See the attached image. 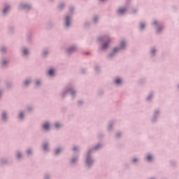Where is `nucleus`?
Here are the masks:
<instances>
[{"label":"nucleus","instance_id":"nucleus-1","mask_svg":"<svg viewBox=\"0 0 179 179\" xmlns=\"http://www.w3.org/2000/svg\"><path fill=\"white\" fill-rule=\"evenodd\" d=\"M100 148H103L101 143L97 144L94 148L90 149L85 158V164L88 169H90L94 164V159L92 156V150H99Z\"/></svg>","mask_w":179,"mask_h":179},{"label":"nucleus","instance_id":"nucleus-2","mask_svg":"<svg viewBox=\"0 0 179 179\" xmlns=\"http://www.w3.org/2000/svg\"><path fill=\"white\" fill-rule=\"evenodd\" d=\"M96 41L98 43H103L100 50L101 51H106L110 47V43H111V38L108 35H103L97 38Z\"/></svg>","mask_w":179,"mask_h":179},{"label":"nucleus","instance_id":"nucleus-3","mask_svg":"<svg viewBox=\"0 0 179 179\" xmlns=\"http://www.w3.org/2000/svg\"><path fill=\"white\" fill-rule=\"evenodd\" d=\"M125 47H127V42L125 41H122L118 47L114 48L113 51L109 53L108 56L109 59H113V58L117 55V52H120V51L125 50Z\"/></svg>","mask_w":179,"mask_h":179},{"label":"nucleus","instance_id":"nucleus-4","mask_svg":"<svg viewBox=\"0 0 179 179\" xmlns=\"http://www.w3.org/2000/svg\"><path fill=\"white\" fill-rule=\"evenodd\" d=\"M68 94H71L72 96V99H75L76 97V90L72 89V88H69L62 93V97L64 99V97H66Z\"/></svg>","mask_w":179,"mask_h":179},{"label":"nucleus","instance_id":"nucleus-5","mask_svg":"<svg viewBox=\"0 0 179 179\" xmlns=\"http://www.w3.org/2000/svg\"><path fill=\"white\" fill-rule=\"evenodd\" d=\"M78 50V47L76 45H73L72 46H70L66 49V51L69 55H71V54H73L75 51Z\"/></svg>","mask_w":179,"mask_h":179},{"label":"nucleus","instance_id":"nucleus-6","mask_svg":"<svg viewBox=\"0 0 179 179\" xmlns=\"http://www.w3.org/2000/svg\"><path fill=\"white\" fill-rule=\"evenodd\" d=\"M159 114H160V110H159V109L155 110L152 115V122H156V121H157V118H159Z\"/></svg>","mask_w":179,"mask_h":179},{"label":"nucleus","instance_id":"nucleus-7","mask_svg":"<svg viewBox=\"0 0 179 179\" xmlns=\"http://www.w3.org/2000/svg\"><path fill=\"white\" fill-rule=\"evenodd\" d=\"M21 8H22V9H23V10L29 11L31 9V4H30L29 3H24L21 5Z\"/></svg>","mask_w":179,"mask_h":179},{"label":"nucleus","instance_id":"nucleus-8","mask_svg":"<svg viewBox=\"0 0 179 179\" xmlns=\"http://www.w3.org/2000/svg\"><path fill=\"white\" fill-rule=\"evenodd\" d=\"M1 120L3 122H8V112L7 111H3L1 114Z\"/></svg>","mask_w":179,"mask_h":179},{"label":"nucleus","instance_id":"nucleus-9","mask_svg":"<svg viewBox=\"0 0 179 179\" xmlns=\"http://www.w3.org/2000/svg\"><path fill=\"white\" fill-rule=\"evenodd\" d=\"M78 160H79V157L78 156H74L70 159V164L72 166H75L76 163H78Z\"/></svg>","mask_w":179,"mask_h":179},{"label":"nucleus","instance_id":"nucleus-10","mask_svg":"<svg viewBox=\"0 0 179 179\" xmlns=\"http://www.w3.org/2000/svg\"><path fill=\"white\" fill-rule=\"evenodd\" d=\"M11 8H12V6L10 5L6 4L3 10V14L8 15V12H9V10H10Z\"/></svg>","mask_w":179,"mask_h":179},{"label":"nucleus","instance_id":"nucleus-11","mask_svg":"<svg viewBox=\"0 0 179 179\" xmlns=\"http://www.w3.org/2000/svg\"><path fill=\"white\" fill-rule=\"evenodd\" d=\"M125 12H127V9L124 8H120L117 10V13L119 16H122V15H124Z\"/></svg>","mask_w":179,"mask_h":179},{"label":"nucleus","instance_id":"nucleus-12","mask_svg":"<svg viewBox=\"0 0 179 179\" xmlns=\"http://www.w3.org/2000/svg\"><path fill=\"white\" fill-rule=\"evenodd\" d=\"M65 22L66 27H71V15H66Z\"/></svg>","mask_w":179,"mask_h":179},{"label":"nucleus","instance_id":"nucleus-13","mask_svg":"<svg viewBox=\"0 0 179 179\" xmlns=\"http://www.w3.org/2000/svg\"><path fill=\"white\" fill-rule=\"evenodd\" d=\"M43 129H45V131H50V122H45V124H43Z\"/></svg>","mask_w":179,"mask_h":179},{"label":"nucleus","instance_id":"nucleus-14","mask_svg":"<svg viewBox=\"0 0 179 179\" xmlns=\"http://www.w3.org/2000/svg\"><path fill=\"white\" fill-rule=\"evenodd\" d=\"M114 124H115V122L114 120H112L109 122V124L108 126V130L109 131V132H111V131H113V127Z\"/></svg>","mask_w":179,"mask_h":179},{"label":"nucleus","instance_id":"nucleus-15","mask_svg":"<svg viewBox=\"0 0 179 179\" xmlns=\"http://www.w3.org/2000/svg\"><path fill=\"white\" fill-rule=\"evenodd\" d=\"M145 27H146V24L145 22H141L139 27L140 31H143L145 30Z\"/></svg>","mask_w":179,"mask_h":179},{"label":"nucleus","instance_id":"nucleus-16","mask_svg":"<svg viewBox=\"0 0 179 179\" xmlns=\"http://www.w3.org/2000/svg\"><path fill=\"white\" fill-rule=\"evenodd\" d=\"M163 29H164V26H163V25H159V27H157V34L162 33V31H163Z\"/></svg>","mask_w":179,"mask_h":179},{"label":"nucleus","instance_id":"nucleus-17","mask_svg":"<svg viewBox=\"0 0 179 179\" xmlns=\"http://www.w3.org/2000/svg\"><path fill=\"white\" fill-rule=\"evenodd\" d=\"M0 164L1 166H3V164H8V159L5 158L0 159Z\"/></svg>","mask_w":179,"mask_h":179},{"label":"nucleus","instance_id":"nucleus-18","mask_svg":"<svg viewBox=\"0 0 179 179\" xmlns=\"http://www.w3.org/2000/svg\"><path fill=\"white\" fill-rule=\"evenodd\" d=\"M43 149L45 152H48V142H46L43 144Z\"/></svg>","mask_w":179,"mask_h":179},{"label":"nucleus","instance_id":"nucleus-19","mask_svg":"<svg viewBox=\"0 0 179 179\" xmlns=\"http://www.w3.org/2000/svg\"><path fill=\"white\" fill-rule=\"evenodd\" d=\"M48 73L50 76H55V70H54V69H50Z\"/></svg>","mask_w":179,"mask_h":179},{"label":"nucleus","instance_id":"nucleus-20","mask_svg":"<svg viewBox=\"0 0 179 179\" xmlns=\"http://www.w3.org/2000/svg\"><path fill=\"white\" fill-rule=\"evenodd\" d=\"M0 51H1V52H2V54H6V52H7V51H8V48H6V46H2L0 48Z\"/></svg>","mask_w":179,"mask_h":179},{"label":"nucleus","instance_id":"nucleus-21","mask_svg":"<svg viewBox=\"0 0 179 179\" xmlns=\"http://www.w3.org/2000/svg\"><path fill=\"white\" fill-rule=\"evenodd\" d=\"M64 8H65V3H60L58 6V9H59L60 10H62Z\"/></svg>","mask_w":179,"mask_h":179},{"label":"nucleus","instance_id":"nucleus-22","mask_svg":"<svg viewBox=\"0 0 179 179\" xmlns=\"http://www.w3.org/2000/svg\"><path fill=\"white\" fill-rule=\"evenodd\" d=\"M115 83H116V85H122V80L121 78H117L115 80Z\"/></svg>","mask_w":179,"mask_h":179},{"label":"nucleus","instance_id":"nucleus-23","mask_svg":"<svg viewBox=\"0 0 179 179\" xmlns=\"http://www.w3.org/2000/svg\"><path fill=\"white\" fill-rule=\"evenodd\" d=\"M150 54L152 57H155V55H156V48H152L150 50Z\"/></svg>","mask_w":179,"mask_h":179},{"label":"nucleus","instance_id":"nucleus-24","mask_svg":"<svg viewBox=\"0 0 179 179\" xmlns=\"http://www.w3.org/2000/svg\"><path fill=\"white\" fill-rule=\"evenodd\" d=\"M152 99H153V92L150 93V94L148 96L146 100L148 101H149L152 100Z\"/></svg>","mask_w":179,"mask_h":179},{"label":"nucleus","instance_id":"nucleus-25","mask_svg":"<svg viewBox=\"0 0 179 179\" xmlns=\"http://www.w3.org/2000/svg\"><path fill=\"white\" fill-rule=\"evenodd\" d=\"M23 157V155H22V152H17V158L20 160L21 159H22Z\"/></svg>","mask_w":179,"mask_h":179},{"label":"nucleus","instance_id":"nucleus-26","mask_svg":"<svg viewBox=\"0 0 179 179\" xmlns=\"http://www.w3.org/2000/svg\"><path fill=\"white\" fill-rule=\"evenodd\" d=\"M146 160H148V162H152L153 160V157L152 156V155H148L146 157Z\"/></svg>","mask_w":179,"mask_h":179},{"label":"nucleus","instance_id":"nucleus-27","mask_svg":"<svg viewBox=\"0 0 179 179\" xmlns=\"http://www.w3.org/2000/svg\"><path fill=\"white\" fill-rule=\"evenodd\" d=\"M62 152V148H59L55 151V155H58L59 153H61Z\"/></svg>","mask_w":179,"mask_h":179},{"label":"nucleus","instance_id":"nucleus-28","mask_svg":"<svg viewBox=\"0 0 179 179\" xmlns=\"http://www.w3.org/2000/svg\"><path fill=\"white\" fill-rule=\"evenodd\" d=\"M1 65H3V66H6V65H8V60L4 59L1 62Z\"/></svg>","mask_w":179,"mask_h":179},{"label":"nucleus","instance_id":"nucleus-29","mask_svg":"<svg viewBox=\"0 0 179 179\" xmlns=\"http://www.w3.org/2000/svg\"><path fill=\"white\" fill-rule=\"evenodd\" d=\"M22 54L24 55H27L29 54V50H27V48H24L22 50Z\"/></svg>","mask_w":179,"mask_h":179},{"label":"nucleus","instance_id":"nucleus-30","mask_svg":"<svg viewBox=\"0 0 179 179\" xmlns=\"http://www.w3.org/2000/svg\"><path fill=\"white\" fill-rule=\"evenodd\" d=\"M101 71V69H100V66H95V72L96 73H99V72H100Z\"/></svg>","mask_w":179,"mask_h":179},{"label":"nucleus","instance_id":"nucleus-31","mask_svg":"<svg viewBox=\"0 0 179 179\" xmlns=\"http://www.w3.org/2000/svg\"><path fill=\"white\" fill-rule=\"evenodd\" d=\"M7 89H10V87H12V83L10 82H8L6 85Z\"/></svg>","mask_w":179,"mask_h":179},{"label":"nucleus","instance_id":"nucleus-32","mask_svg":"<svg viewBox=\"0 0 179 179\" xmlns=\"http://www.w3.org/2000/svg\"><path fill=\"white\" fill-rule=\"evenodd\" d=\"M24 118V112H21L20 113V120H23Z\"/></svg>","mask_w":179,"mask_h":179},{"label":"nucleus","instance_id":"nucleus-33","mask_svg":"<svg viewBox=\"0 0 179 179\" xmlns=\"http://www.w3.org/2000/svg\"><path fill=\"white\" fill-rule=\"evenodd\" d=\"M47 55H48V50L45 49L43 52V56L47 57Z\"/></svg>","mask_w":179,"mask_h":179},{"label":"nucleus","instance_id":"nucleus-34","mask_svg":"<svg viewBox=\"0 0 179 179\" xmlns=\"http://www.w3.org/2000/svg\"><path fill=\"white\" fill-rule=\"evenodd\" d=\"M31 83V80H27L24 82V86H27L28 85H30V83Z\"/></svg>","mask_w":179,"mask_h":179},{"label":"nucleus","instance_id":"nucleus-35","mask_svg":"<svg viewBox=\"0 0 179 179\" xmlns=\"http://www.w3.org/2000/svg\"><path fill=\"white\" fill-rule=\"evenodd\" d=\"M27 153L28 156H30L31 155L33 154V152L31 151V148H29V149L27 150Z\"/></svg>","mask_w":179,"mask_h":179},{"label":"nucleus","instance_id":"nucleus-36","mask_svg":"<svg viewBox=\"0 0 179 179\" xmlns=\"http://www.w3.org/2000/svg\"><path fill=\"white\" fill-rule=\"evenodd\" d=\"M97 22H99V16L96 15L94 18V22L96 24Z\"/></svg>","mask_w":179,"mask_h":179},{"label":"nucleus","instance_id":"nucleus-37","mask_svg":"<svg viewBox=\"0 0 179 179\" xmlns=\"http://www.w3.org/2000/svg\"><path fill=\"white\" fill-rule=\"evenodd\" d=\"M73 10H75V8L73 6L70 7L69 13H73Z\"/></svg>","mask_w":179,"mask_h":179},{"label":"nucleus","instance_id":"nucleus-38","mask_svg":"<svg viewBox=\"0 0 179 179\" xmlns=\"http://www.w3.org/2000/svg\"><path fill=\"white\" fill-rule=\"evenodd\" d=\"M55 128H61V124H59V123H56V124H55Z\"/></svg>","mask_w":179,"mask_h":179},{"label":"nucleus","instance_id":"nucleus-39","mask_svg":"<svg viewBox=\"0 0 179 179\" xmlns=\"http://www.w3.org/2000/svg\"><path fill=\"white\" fill-rule=\"evenodd\" d=\"M152 24H153L154 26H157V24H159V22H157V20H155L154 22L152 23Z\"/></svg>","mask_w":179,"mask_h":179},{"label":"nucleus","instance_id":"nucleus-40","mask_svg":"<svg viewBox=\"0 0 179 179\" xmlns=\"http://www.w3.org/2000/svg\"><path fill=\"white\" fill-rule=\"evenodd\" d=\"M132 13H134V14L138 13V10H137V8H134V9L132 10Z\"/></svg>","mask_w":179,"mask_h":179},{"label":"nucleus","instance_id":"nucleus-41","mask_svg":"<svg viewBox=\"0 0 179 179\" xmlns=\"http://www.w3.org/2000/svg\"><path fill=\"white\" fill-rule=\"evenodd\" d=\"M36 86H40V85H41V81L37 80V81L36 82Z\"/></svg>","mask_w":179,"mask_h":179},{"label":"nucleus","instance_id":"nucleus-42","mask_svg":"<svg viewBox=\"0 0 179 179\" xmlns=\"http://www.w3.org/2000/svg\"><path fill=\"white\" fill-rule=\"evenodd\" d=\"M2 94H3V90L0 89V99L2 97Z\"/></svg>","mask_w":179,"mask_h":179},{"label":"nucleus","instance_id":"nucleus-43","mask_svg":"<svg viewBox=\"0 0 179 179\" xmlns=\"http://www.w3.org/2000/svg\"><path fill=\"white\" fill-rule=\"evenodd\" d=\"M9 31L10 33H13V31H15V29L13 27H10Z\"/></svg>","mask_w":179,"mask_h":179},{"label":"nucleus","instance_id":"nucleus-44","mask_svg":"<svg viewBox=\"0 0 179 179\" xmlns=\"http://www.w3.org/2000/svg\"><path fill=\"white\" fill-rule=\"evenodd\" d=\"M27 37H28L29 41H31V34H29Z\"/></svg>","mask_w":179,"mask_h":179},{"label":"nucleus","instance_id":"nucleus-45","mask_svg":"<svg viewBox=\"0 0 179 179\" xmlns=\"http://www.w3.org/2000/svg\"><path fill=\"white\" fill-rule=\"evenodd\" d=\"M89 26H90V22H85V27H89Z\"/></svg>","mask_w":179,"mask_h":179},{"label":"nucleus","instance_id":"nucleus-46","mask_svg":"<svg viewBox=\"0 0 179 179\" xmlns=\"http://www.w3.org/2000/svg\"><path fill=\"white\" fill-rule=\"evenodd\" d=\"M73 150L74 152H78V146H74V147L73 148Z\"/></svg>","mask_w":179,"mask_h":179},{"label":"nucleus","instance_id":"nucleus-47","mask_svg":"<svg viewBox=\"0 0 179 179\" xmlns=\"http://www.w3.org/2000/svg\"><path fill=\"white\" fill-rule=\"evenodd\" d=\"M81 73H82L83 74L86 73V69H81Z\"/></svg>","mask_w":179,"mask_h":179},{"label":"nucleus","instance_id":"nucleus-48","mask_svg":"<svg viewBox=\"0 0 179 179\" xmlns=\"http://www.w3.org/2000/svg\"><path fill=\"white\" fill-rule=\"evenodd\" d=\"M103 137H104V135H103V134H100L98 136V138H99V139L101 138H103Z\"/></svg>","mask_w":179,"mask_h":179},{"label":"nucleus","instance_id":"nucleus-49","mask_svg":"<svg viewBox=\"0 0 179 179\" xmlns=\"http://www.w3.org/2000/svg\"><path fill=\"white\" fill-rule=\"evenodd\" d=\"M78 103L79 106H82V104H83V101L80 100Z\"/></svg>","mask_w":179,"mask_h":179},{"label":"nucleus","instance_id":"nucleus-50","mask_svg":"<svg viewBox=\"0 0 179 179\" xmlns=\"http://www.w3.org/2000/svg\"><path fill=\"white\" fill-rule=\"evenodd\" d=\"M116 137H117V138H121V133H117V134H116Z\"/></svg>","mask_w":179,"mask_h":179},{"label":"nucleus","instance_id":"nucleus-51","mask_svg":"<svg viewBox=\"0 0 179 179\" xmlns=\"http://www.w3.org/2000/svg\"><path fill=\"white\" fill-rule=\"evenodd\" d=\"M45 179H50V175L49 174H46L45 176Z\"/></svg>","mask_w":179,"mask_h":179},{"label":"nucleus","instance_id":"nucleus-52","mask_svg":"<svg viewBox=\"0 0 179 179\" xmlns=\"http://www.w3.org/2000/svg\"><path fill=\"white\" fill-rule=\"evenodd\" d=\"M136 162H138V158L133 159V162L136 163Z\"/></svg>","mask_w":179,"mask_h":179},{"label":"nucleus","instance_id":"nucleus-53","mask_svg":"<svg viewBox=\"0 0 179 179\" xmlns=\"http://www.w3.org/2000/svg\"><path fill=\"white\" fill-rule=\"evenodd\" d=\"M31 110H32L31 107L28 108V111H31Z\"/></svg>","mask_w":179,"mask_h":179},{"label":"nucleus","instance_id":"nucleus-54","mask_svg":"<svg viewBox=\"0 0 179 179\" xmlns=\"http://www.w3.org/2000/svg\"><path fill=\"white\" fill-rule=\"evenodd\" d=\"M101 2H104V1H106V0H100Z\"/></svg>","mask_w":179,"mask_h":179},{"label":"nucleus","instance_id":"nucleus-55","mask_svg":"<svg viewBox=\"0 0 179 179\" xmlns=\"http://www.w3.org/2000/svg\"><path fill=\"white\" fill-rule=\"evenodd\" d=\"M51 2H52V1H54V0H50Z\"/></svg>","mask_w":179,"mask_h":179},{"label":"nucleus","instance_id":"nucleus-56","mask_svg":"<svg viewBox=\"0 0 179 179\" xmlns=\"http://www.w3.org/2000/svg\"><path fill=\"white\" fill-rule=\"evenodd\" d=\"M152 179H155V178H152Z\"/></svg>","mask_w":179,"mask_h":179}]
</instances>
